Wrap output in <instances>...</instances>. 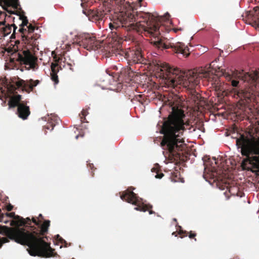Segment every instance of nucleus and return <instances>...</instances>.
<instances>
[{
	"mask_svg": "<svg viewBox=\"0 0 259 259\" xmlns=\"http://www.w3.org/2000/svg\"><path fill=\"white\" fill-rule=\"evenodd\" d=\"M174 220L175 221H177L176 219H174Z\"/></svg>",
	"mask_w": 259,
	"mask_h": 259,
	"instance_id": "obj_40",
	"label": "nucleus"
},
{
	"mask_svg": "<svg viewBox=\"0 0 259 259\" xmlns=\"http://www.w3.org/2000/svg\"><path fill=\"white\" fill-rule=\"evenodd\" d=\"M6 215L11 218H13L14 219H20V226H23L26 223L25 221L22 217H21L19 215H16L14 212L7 213Z\"/></svg>",
	"mask_w": 259,
	"mask_h": 259,
	"instance_id": "obj_10",
	"label": "nucleus"
},
{
	"mask_svg": "<svg viewBox=\"0 0 259 259\" xmlns=\"http://www.w3.org/2000/svg\"><path fill=\"white\" fill-rule=\"evenodd\" d=\"M119 26H114L113 24L111 23H110L109 24V27L110 30H112L113 29L116 28L117 29Z\"/></svg>",
	"mask_w": 259,
	"mask_h": 259,
	"instance_id": "obj_21",
	"label": "nucleus"
},
{
	"mask_svg": "<svg viewBox=\"0 0 259 259\" xmlns=\"http://www.w3.org/2000/svg\"><path fill=\"white\" fill-rule=\"evenodd\" d=\"M27 28L29 32H33L34 31V27L31 24H30Z\"/></svg>",
	"mask_w": 259,
	"mask_h": 259,
	"instance_id": "obj_22",
	"label": "nucleus"
},
{
	"mask_svg": "<svg viewBox=\"0 0 259 259\" xmlns=\"http://www.w3.org/2000/svg\"><path fill=\"white\" fill-rule=\"evenodd\" d=\"M32 222L35 225H38V223L36 222V220H35L34 219H32Z\"/></svg>",
	"mask_w": 259,
	"mask_h": 259,
	"instance_id": "obj_31",
	"label": "nucleus"
},
{
	"mask_svg": "<svg viewBox=\"0 0 259 259\" xmlns=\"http://www.w3.org/2000/svg\"><path fill=\"white\" fill-rule=\"evenodd\" d=\"M223 75L226 79L230 81L233 89L231 92L239 98L251 99L255 96L257 92L255 90L256 82L259 78V72L254 71L253 73H245L243 75L240 72L232 71L224 72Z\"/></svg>",
	"mask_w": 259,
	"mask_h": 259,
	"instance_id": "obj_4",
	"label": "nucleus"
},
{
	"mask_svg": "<svg viewBox=\"0 0 259 259\" xmlns=\"http://www.w3.org/2000/svg\"><path fill=\"white\" fill-rule=\"evenodd\" d=\"M78 137H79V135H76V136H75V139H78Z\"/></svg>",
	"mask_w": 259,
	"mask_h": 259,
	"instance_id": "obj_37",
	"label": "nucleus"
},
{
	"mask_svg": "<svg viewBox=\"0 0 259 259\" xmlns=\"http://www.w3.org/2000/svg\"><path fill=\"white\" fill-rule=\"evenodd\" d=\"M160 70L171 86L178 84L184 88L191 89L198 84L201 78H204L211 82L215 91L222 93L226 90L224 83L214 76L213 72H211L209 69H201L199 72L192 70L181 71L177 68L170 67L168 64H164L161 66Z\"/></svg>",
	"mask_w": 259,
	"mask_h": 259,
	"instance_id": "obj_1",
	"label": "nucleus"
},
{
	"mask_svg": "<svg viewBox=\"0 0 259 259\" xmlns=\"http://www.w3.org/2000/svg\"><path fill=\"white\" fill-rule=\"evenodd\" d=\"M14 28V32H15L17 29V26L15 24H13L11 25Z\"/></svg>",
	"mask_w": 259,
	"mask_h": 259,
	"instance_id": "obj_29",
	"label": "nucleus"
},
{
	"mask_svg": "<svg viewBox=\"0 0 259 259\" xmlns=\"http://www.w3.org/2000/svg\"><path fill=\"white\" fill-rule=\"evenodd\" d=\"M152 44L159 50L162 51L171 48L174 49L177 53L181 54L186 57L188 56L189 55L188 53L189 48L187 46H186L183 42L175 41L172 38L170 40H165L162 38H155L152 41Z\"/></svg>",
	"mask_w": 259,
	"mask_h": 259,
	"instance_id": "obj_5",
	"label": "nucleus"
},
{
	"mask_svg": "<svg viewBox=\"0 0 259 259\" xmlns=\"http://www.w3.org/2000/svg\"><path fill=\"white\" fill-rule=\"evenodd\" d=\"M253 160L255 161V163L254 164V167L256 168L259 167V158L257 156L253 157Z\"/></svg>",
	"mask_w": 259,
	"mask_h": 259,
	"instance_id": "obj_19",
	"label": "nucleus"
},
{
	"mask_svg": "<svg viewBox=\"0 0 259 259\" xmlns=\"http://www.w3.org/2000/svg\"><path fill=\"white\" fill-rule=\"evenodd\" d=\"M166 16H169V14L168 12H166L163 16V17H166Z\"/></svg>",
	"mask_w": 259,
	"mask_h": 259,
	"instance_id": "obj_30",
	"label": "nucleus"
},
{
	"mask_svg": "<svg viewBox=\"0 0 259 259\" xmlns=\"http://www.w3.org/2000/svg\"><path fill=\"white\" fill-rule=\"evenodd\" d=\"M51 79L54 82L55 84H57L59 82L58 76L55 73L52 75Z\"/></svg>",
	"mask_w": 259,
	"mask_h": 259,
	"instance_id": "obj_17",
	"label": "nucleus"
},
{
	"mask_svg": "<svg viewBox=\"0 0 259 259\" xmlns=\"http://www.w3.org/2000/svg\"><path fill=\"white\" fill-rule=\"evenodd\" d=\"M56 238H57V239H59V238H60V236H59V235H58V234L56 235Z\"/></svg>",
	"mask_w": 259,
	"mask_h": 259,
	"instance_id": "obj_33",
	"label": "nucleus"
},
{
	"mask_svg": "<svg viewBox=\"0 0 259 259\" xmlns=\"http://www.w3.org/2000/svg\"><path fill=\"white\" fill-rule=\"evenodd\" d=\"M4 233L9 239L16 243L28 246L29 247L28 251L31 256L44 257L53 256V250L48 243L23 228H10L5 226Z\"/></svg>",
	"mask_w": 259,
	"mask_h": 259,
	"instance_id": "obj_3",
	"label": "nucleus"
},
{
	"mask_svg": "<svg viewBox=\"0 0 259 259\" xmlns=\"http://www.w3.org/2000/svg\"><path fill=\"white\" fill-rule=\"evenodd\" d=\"M2 245L3 243L1 241H0V248L2 247Z\"/></svg>",
	"mask_w": 259,
	"mask_h": 259,
	"instance_id": "obj_36",
	"label": "nucleus"
},
{
	"mask_svg": "<svg viewBox=\"0 0 259 259\" xmlns=\"http://www.w3.org/2000/svg\"><path fill=\"white\" fill-rule=\"evenodd\" d=\"M151 170H152V171H156V169L154 168H153Z\"/></svg>",
	"mask_w": 259,
	"mask_h": 259,
	"instance_id": "obj_35",
	"label": "nucleus"
},
{
	"mask_svg": "<svg viewBox=\"0 0 259 259\" xmlns=\"http://www.w3.org/2000/svg\"><path fill=\"white\" fill-rule=\"evenodd\" d=\"M134 209L136 210H139L140 211H143V212H145L146 211V209H145L143 207H141L140 206H137V207H135L134 208Z\"/></svg>",
	"mask_w": 259,
	"mask_h": 259,
	"instance_id": "obj_20",
	"label": "nucleus"
},
{
	"mask_svg": "<svg viewBox=\"0 0 259 259\" xmlns=\"http://www.w3.org/2000/svg\"><path fill=\"white\" fill-rule=\"evenodd\" d=\"M21 95H18L13 96L8 102L9 109L18 106L17 114L19 118L23 120L27 119L30 114L29 107L23 103H20Z\"/></svg>",
	"mask_w": 259,
	"mask_h": 259,
	"instance_id": "obj_6",
	"label": "nucleus"
},
{
	"mask_svg": "<svg viewBox=\"0 0 259 259\" xmlns=\"http://www.w3.org/2000/svg\"><path fill=\"white\" fill-rule=\"evenodd\" d=\"M16 85L18 88H26L27 83L23 80H20L16 83Z\"/></svg>",
	"mask_w": 259,
	"mask_h": 259,
	"instance_id": "obj_15",
	"label": "nucleus"
},
{
	"mask_svg": "<svg viewBox=\"0 0 259 259\" xmlns=\"http://www.w3.org/2000/svg\"><path fill=\"white\" fill-rule=\"evenodd\" d=\"M149 214H152V213H154V212H153V211H151H151H149Z\"/></svg>",
	"mask_w": 259,
	"mask_h": 259,
	"instance_id": "obj_34",
	"label": "nucleus"
},
{
	"mask_svg": "<svg viewBox=\"0 0 259 259\" xmlns=\"http://www.w3.org/2000/svg\"><path fill=\"white\" fill-rule=\"evenodd\" d=\"M124 23L125 24L127 23H133L136 21V18L135 17L132 15V14H128L127 16V18H125L124 20Z\"/></svg>",
	"mask_w": 259,
	"mask_h": 259,
	"instance_id": "obj_11",
	"label": "nucleus"
},
{
	"mask_svg": "<svg viewBox=\"0 0 259 259\" xmlns=\"http://www.w3.org/2000/svg\"><path fill=\"white\" fill-rule=\"evenodd\" d=\"M50 221L46 220L41 226V231L43 232L48 231V227L50 226Z\"/></svg>",
	"mask_w": 259,
	"mask_h": 259,
	"instance_id": "obj_13",
	"label": "nucleus"
},
{
	"mask_svg": "<svg viewBox=\"0 0 259 259\" xmlns=\"http://www.w3.org/2000/svg\"><path fill=\"white\" fill-rule=\"evenodd\" d=\"M7 6H12L15 8H17L19 6L18 0H0Z\"/></svg>",
	"mask_w": 259,
	"mask_h": 259,
	"instance_id": "obj_9",
	"label": "nucleus"
},
{
	"mask_svg": "<svg viewBox=\"0 0 259 259\" xmlns=\"http://www.w3.org/2000/svg\"><path fill=\"white\" fill-rule=\"evenodd\" d=\"M18 60L24 64L28 65L29 67L28 70H34L35 61L37 58L35 57L28 50L23 51V54H18Z\"/></svg>",
	"mask_w": 259,
	"mask_h": 259,
	"instance_id": "obj_7",
	"label": "nucleus"
},
{
	"mask_svg": "<svg viewBox=\"0 0 259 259\" xmlns=\"http://www.w3.org/2000/svg\"><path fill=\"white\" fill-rule=\"evenodd\" d=\"M13 208V206L11 204H9L7 207V209L8 211H11Z\"/></svg>",
	"mask_w": 259,
	"mask_h": 259,
	"instance_id": "obj_23",
	"label": "nucleus"
},
{
	"mask_svg": "<svg viewBox=\"0 0 259 259\" xmlns=\"http://www.w3.org/2000/svg\"><path fill=\"white\" fill-rule=\"evenodd\" d=\"M163 176V175L161 174L160 176H159L157 174L155 176L156 178H161Z\"/></svg>",
	"mask_w": 259,
	"mask_h": 259,
	"instance_id": "obj_25",
	"label": "nucleus"
},
{
	"mask_svg": "<svg viewBox=\"0 0 259 259\" xmlns=\"http://www.w3.org/2000/svg\"><path fill=\"white\" fill-rule=\"evenodd\" d=\"M196 236V234H190L189 236V237L190 238H192L194 237H195Z\"/></svg>",
	"mask_w": 259,
	"mask_h": 259,
	"instance_id": "obj_28",
	"label": "nucleus"
},
{
	"mask_svg": "<svg viewBox=\"0 0 259 259\" xmlns=\"http://www.w3.org/2000/svg\"><path fill=\"white\" fill-rule=\"evenodd\" d=\"M183 111L178 108L172 107L168 119L162 126L160 133L164 135L161 145L174 155L181 150L185 146L183 137L185 130Z\"/></svg>",
	"mask_w": 259,
	"mask_h": 259,
	"instance_id": "obj_2",
	"label": "nucleus"
},
{
	"mask_svg": "<svg viewBox=\"0 0 259 259\" xmlns=\"http://www.w3.org/2000/svg\"><path fill=\"white\" fill-rule=\"evenodd\" d=\"M24 220L25 221L26 223H25V224L23 226L25 225V224H26L27 223V222L29 221L30 220L29 218H27L26 219H24Z\"/></svg>",
	"mask_w": 259,
	"mask_h": 259,
	"instance_id": "obj_27",
	"label": "nucleus"
},
{
	"mask_svg": "<svg viewBox=\"0 0 259 259\" xmlns=\"http://www.w3.org/2000/svg\"><path fill=\"white\" fill-rule=\"evenodd\" d=\"M201 47L202 48V52H205L208 50V49L206 47H202V46H201Z\"/></svg>",
	"mask_w": 259,
	"mask_h": 259,
	"instance_id": "obj_26",
	"label": "nucleus"
},
{
	"mask_svg": "<svg viewBox=\"0 0 259 259\" xmlns=\"http://www.w3.org/2000/svg\"><path fill=\"white\" fill-rule=\"evenodd\" d=\"M15 220H13L10 223V225L11 226H20V219H14Z\"/></svg>",
	"mask_w": 259,
	"mask_h": 259,
	"instance_id": "obj_16",
	"label": "nucleus"
},
{
	"mask_svg": "<svg viewBox=\"0 0 259 259\" xmlns=\"http://www.w3.org/2000/svg\"><path fill=\"white\" fill-rule=\"evenodd\" d=\"M149 29L147 30L148 32L150 33V34H153V32L154 31H156L158 28L157 26H156L155 25H153V28H148Z\"/></svg>",
	"mask_w": 259,
	"mask_h": 259,
	"instance_id": "obj_18",
	"label": "nucleus"
},
{
	"mask_svg": "<svg viewBox=\"0 0 259 259\" xmlns=\"http://www.w3.org/2000/svg\"><path fill=\"white\" fill-rule=\"evenodd\" d=\"M30 82H27L26 87H28L30 91L33 90V88L34 87H36L39 82V81L38 80H36L35 81L30 79L29 81Z\"/></svg>",
	"mask_w": 259,
	"mask_h": 259,
	"instance_id": "obj_12",
	"label": "nucleus"
},
{
	"mask_svg": "<svg viewBox=\"0 0 259 259\" xmlns=\"http://www.w3.org/2000/svg\"><path fill=\"white\" fill-rule=\"evenodd\" d=\"M1 241L3 243H6L8 242V239L6 238H3Z\"/></svg>",
	"mask_w": 259,
	"mask_h": 259,
	"instance_id": "obj_24",
	"label": "nucleus"
},
{
	"mask_svg": "<svg viewBox=\"0 0 259 259\" xmlns=\"http://www.w3.org/2000/svg\"><path fill=\"white\" fill-rule=\"evenodd\" d=\"M120 198L129 203L136 205L137 199L136 197V194L132 192H126L124 195L120 196Z\"/></svg>",
	"mask_w": 259,
	"mask_h": 259,
	"instance_id": "obj_8",
	"label": "nucleus"
},
{
	"mask_svg": "<svg viewBox=\"0 0 259 259\" xmlns=\"http://www.w3.org/2000/svg\"><path fill=\"white\" fill-rule=\"evenodd\" d=\"M20 19L22 20V23L20 24V26L23 27L26 26L28 23V21L26 16H22L20 17Z\"/></svg>",
	"mask_w": 259,
	"mask_h": 259,
	"instance_id": "obj_14",
	"label": "nucleus"
},
{
	"mask_svg": "<svg viewBox=\"0 0 259 259\" xmlns=\"http://www.w3.org/2000/svg\"><path fill=\"white\" fill-rule=\"evenodd\" d=\"M39 217H42V214H41V213H40V214H39Z\"/></svg>",
	"mask_w": 259,
	"mask_h": 259,
	"instance_id": "obj_38",
	"label": "nucleus"
},
{
	"mask_svg": "<svg viewBox=\"0 0 259 259\" xmlns=\"http://www.w3.org/2000/svg\"><path fill=\"white\" fill-rule=\"evenodd\" d=\"M24 30H25V31H26V29H23V28H20V29H19V31L20 32H23V31H24Z\"/></svg>",
	"mask_w": 259,
	"mask_h": 259,
	"instance_id": "obj_32",
	"label": "nucleus"
},
{
	"mask_svg": "<svg viewBox=\"0 0 259 259\" xmlns=\"http://www.w3.org/2000/svg\"><path fill=\"white\" fill-rule=\"evenodd\" d=\"M7 222H8V221H5V222H4V223L6 224V223H7Z\"/></svg>",
	"mask_w": 259,
	"mask_h": 259,
	"instance_id": "obj_39",
	"label": "nucleus"
}]
</instances>
